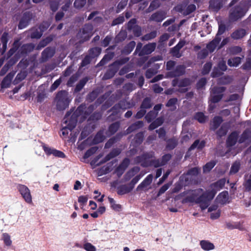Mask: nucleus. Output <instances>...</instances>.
<instances>
[{"instance_id":"1","label":"nucleus","mask_w":251,"mask_h":251,"mask_svg":"<svg viewBox=\"0 0 251 251\" xmlns=\"http://www.w3.org/2000/svg\"><path fill=\"white\" fill-rule=\"evenodd\" d=\"M216 193L217 191L215 189L207 191L197 198L196 203L200 204L201 208L204 209L208 207L209 202L214 198Z\"/></svg>"},{"instance_id":"2","label":"nucleus","mask_w":251,"mask_h":251,"mask_svg":"<svg viewBox=\"0 0 251 251\" xmlns=\"http://www.w3.org/2000/svg\"><path fill=\"white\" fill-rule=\"evenodd\" d=\"M156 44L155 43H149L143 47L141 42L138 43L134 54H137L139 56H143L149 55L155 49Z\"/></svg>"},{"instance_id":"3","label":"nucleus","mask_w":251,"mask_h":251,"mask_svg":"<svg viewBox=\"0 0 251 251\" xmlns=\"http://www.w3.org/2000/svg\"><path fill=\"white\" fill-rule=\"evenodd\" d=\"M56 99L57 100L56 107L58 110H64L69 106L70 100L68 97V93L66 91H59L56 94Z\"/></svg>"},{"instance_id":"4","label":"nucleus","mask_w":251,"mask_h":251,"mask_svg":"<svg viewBox=\"0 0 251 251\" xmlns=\"http://www.w3.org/2000/svg\"><path fill=\"white\" fill-rule=\"evenodd\" d=\"M245 12L241 4L232 7L229 12V18L230 21L235 22L242 18Z\"/></svg>"},{"instance_id":"5","label":"nucleus","mask_w":251,"mask_h":251,"mask_svg":"<svg viewBox=\"0 0 251 251\" xmlns=\"http://www.w3.org/2000/svg\"><path fill=\"white\" fill-rule=\"evenodd\" d=\"M225 87H214L212 90V95L211 96L210 101L216 103L219 102L223 98V93L226 91Z\"/></svg>"},{"instance_id":"6","label":"nucleus","mask_w":251,"mask_h":251,"mask_svg":"<svg viewBox=\"0 0 251 251\" xmlns=\"http://www.w3.org/2000/svg\"><path fill=\"white\" fill-rule=\"evenodd\" d=\"M72 113L71 111H68L63 119V123L66 125L62 128L61 131L62 135L64 137L67 136L69 131H71L75 127L73 126V122L69 120V117Z\"/></svg>"},{"instance_id":"7","label":"nucleus","mask_w":251,"mask_h":251,"mask_svg":"<svg viewBox=\"0 0 251 251\" xmlns=\"http://www.w3.org/2000/svg\"><path fill=\"white\" fill-rule=\"evenodd\" d=\"M17 189L26 202L27 203H32V196L30 191L26 186L19 184L17 186Z\"/></svg>"},{"instance_id":"8","label":"nucleus","mask_w":251,"mask_h":251,"mask_svg":"<svg viewBox=\"0 0 251 251\" xmlns=\"http://www.w3.org/2000/svg\"><path fill=\"white\" fill-rule=\"evenodd\" d=\"M86 107L85 104H81L77 107L72 115L69 117V120L73 122V126L75 127L77 122V118L79 116L84 114V110Z\"/></svg>"},{"instance_id":"9","label":"nucleus","mask_w":251,"mask_h":251,"mask_svg":"<svg viewBox=\"0 0 251 251\" xmlns=\"http://www.w3.org/2000/svg\"><path fill=\"white\" fill-rule=\"evenodd\" d=\"M33 18V14L31 11L24 12L19 23L18 28L23 29L27 26Z\"/></svg>"},{"instance_id":"10","label":"nucleus","mask_w":251,"mask_h":251,"mask_svg":"<svg viewBox=\"0 0 251 251\" xmlns=\"http://www.w3.org/2000/svg\"><path fill=\"white\" fill-rule=\"evenodd\" d=\"M186 67L184 65H177L175 69L167 73L168 77L174 78L183 75L185 73Z\"/></svg>"},{"instance_id":"11","label":"nucleus","mask_w":251,"mask_h":251,"mask_svg":"<svg viewBox=\"0 0 251 251\" xmlns=\"http://www.w3.org/2000/svg\"><path fill=\"white\" fill-rule=\"evenodd\" d=\"M42 148L46 154L48 156L52 154L56 157L61 158H65L66 157V155L62 151L48 147L45 144L42 145Z\"/></svg>"},{"instance_id":"12","label":"nucleus","mask_w":251,"mask_h":251,"mask_svg":"<svg viewBox=\"0 0 251 251\" xmlns=\"http://www.w3.org/2000/svg\"><path fill=\"white\" fill-rule=\"evenodd\" d=\"M119 69V66L116 64V62H113L108 66V69L104 74L103 79L107 80L112 78Z\"/></svg>"},{"instance_id":"13","label":"nucleus","mask_w":251,"mask_h":251,"mask_svg":"<svg viewBox=\"0 0 251 251\" xmlns=\"http://www.w3.org/2000/svg\"><path fill=\"white\" fill-rule=\"evenodd\" d=\"M167 17V12L159 10L151 14L149 18L150 21L161 23Z\"/></svg>"},{"instance_id":"14","label":"nucleus","mask_w":251,"mask_h":251,"mask_svg":"<svg viewBox=\"0 0 251 251\" xmlns=\"http://www.w3.org/2000/svg\"><path fill=\"white\" fill-rule=\"evenodd\" d=\"M55 53V51L54 48L50 47L46 48L42 52V61H47L50 58L54 56Z\"/></svg>"},{"instance_id":"15","label":"nucleus","mask_w":251,"mask_h":251,"mask_svg":"<svg viewBox=\"0 0 251 251\" xmlns=\"http://www.w3.org/2000/svg\"><path fill=\"white\" fill-rule=\"evenodd\" d=\"M224 4V0H210L209 7L212 11L217 12L223 7Z\"/></svg>"},{"instance_id":"16","label":"nucleus","mask_w":251,"mask_h":251,"mask_svg":"<svg viewBox=\"0 0 251 251\" xmlns=\"http://www.w3.org/2000/svg\"><path fill=\"white\" fill-rule=\"evenodd\" d=\"M238 138V133L237 131H232L228 136L226 144L227 147H231L234 146L237 142Z\"/></svg>"},{"instance_id":"17","label":"nucleus","mask_w":251,"mask_h":251,"mask_svg":"<svg viewBox=\"0 0 251 251\" xmlns=\"http://www.w3.org/2000/svg\"><path fill=\"white\" fill-rule=\"evenodd\" d=\"M144 126V123L142 121H138L132 124L126 129L125 132V135H127L131 132L142 128Z\"/></svg>"},{"instance_id":"18","label":"nucleus","mask_w":251,"mask_h":251,"mask_svg":"<svg viewBox=\"0 0 251 251\" xmlns=\"http://www.w3.org/2000/svg\"><path fill=\"white\" fill-rule=\"evenodd\" d=\"M106 137L104 135V130L100 129L95 135L92 142V145H97L102 143L105 139Z\"/></svg>"},{"instance_id":"19","label":"nucleus","mask_w":251,"mask_h":251,"mask_svg":"<svg viewBox=\"0 0 251 251\" xmlns=\"http://www.w3.org/2000/svg\"><path fill=\"white\" fill-rule=\"evenodd\" d=\"M140 170V167L135 166L128 170L126 174L124 175V179L125 181L129 180L133 176H134L137 173L139 172Z\"/></svg>"},{"instance_id":"20","label":"nucleus","mask_w":251,"mask_h":251,"mask_svg":"<svg viewBox=\"0 0 251 251\" xmlns=\"http://www.w3.org/2000/svg\"><path fill=\"white\" fill-rule=\"evenodd\" d=\"M106 53L104 55L102 59L97 64L98 67L103 66L112 60L115 56L114 52H105Z\"/></svg>"},{"instance_id":"21","label":"nucleus","mask_w":251,"mask_h":251,"mask_svg":"<svg viewBox=\"0 0 251 251\" xmlns=\"http://www.w3.org/2000/svg\"><path fill=\"white\" fill-rule=\"evenodd\" d=\"M14 74L12 73H8L2 79L1 82V88H7L10 87Z\"/></svg>"},{"instance_id":"22","label":"nucleus","mask_w":251,"mask_h":251,"mask_svg":"<svg viewBox=\"0 0 251 251\" xmlns=\"http://www.w3.org/2000/svg\"><path fill=\"white\" fill-rule=\"evenodd\" d=\"M251 139V128H246L240 135L238 140V143L240 144L245 142L247 140Z\"/></svg>"},{"instance_id":"23","label":"nucleus","mask_w":251,"mask_h":251,"mask_svg":"<svg viewBox=\"0 0 251 251\" xmlns=\"http://www.w3.org/2000/svg\"><path fill=\"white\" fill-rule=\"evenodd\" d=\"M136 46V43L134 41H131L126 44L124 48L121 50L122 54L128 55L134 49Z\"/></svg>"},{"instance_id":"24","label":"nucleus","mask_w":251,"mask_h":251,"mask_svg":"<svg viewBox=\"0 0 251 251\" xmlns=\"http://www.w3.org/2000/svg\"><path fill=\"white\" fill-rule=\"evenodd\" d=\"M221 38H219L218 37H215V38L210 42L206 45V49L210 52H213L215 50L218 45L220 43Z\"/></svg>"},{"instance_id":"25","label":"nucleus","mask_w":251,"mask_h":251,"mask_svg":"<svg viewBox=\"0 0 251 251\" xmlns=\"http://www.w3.org/2000/svg\"><path fill=\"white\" fill-rule=\"evenodd\" d=\"M217 199H218L219 203L222 204H225L229 202V201H228V193L227 191H224L220 193L218 195Z\"/></svg>"},{"instance_id":"26","label":"nucleus","mask_w":251,"mask_h":251,"mask_svg":"<svg viewBox=\"0 0 251 251\" xmlns=\"http://www.w3.org/2000/svg\"><path fill=\"white\" fill-rule=\"evenodd\" d=\"M132 190L128 184L121 185L117 188V194L119 195H123L129 193Z\"/></svg>"},{"instance_id":"27","label":"nucleus","mask_w":251,"mask_h":251,"mask_svg":"<svg viewBox=\"0 0 251 251\" xmlns=\"http://www.w3.org/2000/svg\"><path fill=\"white\" fill-rule=\"evenodd\" d=\"M153 103L150 97H146L143 100L140 105V109L144 110L149 109L152 107Z\"/></svg>"},{"instance_id":"28","label":"nucleus","mask_w":251,"mask_h":251,"mask_svg":"<svg viewBox=\"0 0 251 251\" xmlns=\"http://www.w3.org/2000/svg\"><path fill=\"white\" fill-rule=\"evenodd\" d=\"M120 126V124L119 122H116L110 125L107 131L109 134L106 133L107 136H110L114 135L118 130Z\"/></svg>"},{"instance_id":"29","label":"nucleus","mask_w":251,"mask_h":251,"mask_svg":"<svg viewBox=\"0 0 251 251\" xmlns=\"http://www.w3.org/2000/svg\"><path fill=\"white\" fill-rule=\"evenodd\" d=\"M167 144L166 148L168 150H172L174 149L178 144V141L175 137H173L169 139H166Z\"/></svg>"},{"instance_id":"30","label":"nucleus","mask_w":251,"mask_h":251,"mask_svg":"<svg viewBox=\"0 0 251 251\" xmlns=\"http://www.w3.org/2000/svg\"><path fill=\"white\" fill-rule=\"evenodd\" d=\"M164 122V119L162 117H158L153 121L149 126L148 129L151 131L158 126H161Z\"/></svg>"},{"instance_id":"31","label":"nucleus","mask_w":251,"mask_h":251,"mask_svg":"<svg viewBox=\"0 0 251 251\" xmlns=\"http://www.w3.org/2000/svg\"><path fill=\"white\" fill-rule=\"evenodd\" d=\"M200 245L204 251H210L215 248L214 245L208 240H201L200 241Z\"/></svg>"},{"instance_id":"32","label":"nucleus","mask_w":251,"mask_h":251,"mask_svg":"<svg viewBox=\"0 0 251 251\" xmlns=\"http://www.w3.org/2000/svg\"><path fill=\"white\" fill-rule=\"evenodd\" d=\"M205 144L206 142L204 140H202L200 142L199 139L196 140L192 144V145L190 147L189 150L192 151L196 148H197L198 150H201L205 147Z\"/></svg>"},{"instance_id":"33","label":"nucleus","mask_w":251,"mask_h":251,"mask_svg":"<svg viewBox=\"0 0 251 251\" xmlns=\"http://www.w3.org/2000/svg\"><path fill=\"white\" fill-rule=\"evenodd\" d=\"M141 165L143 167H147L150 166H153L155 168L162 166V162L159 159L151 160L150 162H143Z\"/></svg>"},{"instance_id":"34","label":"nucleus","mask_w":251,"mask_h":251,"mask_svg":"<svg viewBox=\"0 0 251 251\" xmlns=\"http://www.w3.org/2000/svg\"><path fill=\"white\" fill-rule=\"evenodd\" d=\"M246 34V30L244 29L240 28L234 31L231 34V37L233 39L237 40L243 38Z\"/></svg>"},{"instance_id":"35","label":"nucleus","mask_w":251,"mask_h":251,"mask_svg":"<svg viewBox=\"0 0 251 251\" xmlns=\"http://www.w3.org/2000/svg\"><path fill=\"white\" fill-rule=\"evenodd\" d=\"M127 37V32L126 30H121L119 33L115 36L114 42L116 44L122 42Z\"/></svg>"},{"instance_id":"36","label":"nucleus","mask_w":251,"mask_h":251,"mask_svg":"<svg viewBox=\"0 0 251 251\" xmlns=\"http://www.w3.org/2000/svg\"><path fill=\"white\" fill-rule=\"evenodd\" d=\"M34 46L31 44H24L21 48L20 52L21 54H26L33 50Z\"/></svg>"},{"instance_id":"37","label":"nucleus","mask_w":251,"mask_h":251,"mask_svg":"<svg viewBox=\"0 0 251 251\" xmlns=\"http://www.w3.org/2000/svg\"><path fill=\"white\" fill-rule=\"evenodd\" d=\"M223 121V118L221 116H215L213 119L212 125L210 128L211 130L215 131L219 127Z\"/></svg>"},{"instance_id":"38","label":"nucleus","mask_w":251,"mask_h":251,"mask_svg":"<svg viewBox=\"0 0 251 251\" xmlns=\"http://www.w3.org/2000/svg\"><path fill=\"white\" fill-rule=\"evenodd\" d=\"M101 49L98 47H94L89 50V55L91 58L98 57L101 53Z\"/></svg>"},{"instance_id":"39","label":"nucleus","mask_w":251,"mask_h":251,"mask_svg":"<svg viewBox=\"0 0 251 251\" xmlns=\"http://www.w3.org/2000/svg\"><path fill=\"white\" fill-rule=\"evenodd\" d=\"M241 58L240 57H234L227 60V64L230 67H237L241 63Z\"/></svg>"},{"instance_id":"40","label":"nucleus","mask_w":251,"mask_h":251,"mask_svg":"<svg viewBox=\"0 0 251 251\" xmlns=\"http://www.w3.org/2000/svg\"><path fill=\"white\" fill-rule=\"evenodd\" d=\"M160 3L158 0H153L151 3L149 7L146 10L147 13H150L159 7Z\"/></svg>"},{"instance_id":"41","label":"nucleus","mask_w":251,"mask_h":251,"mask_svg":"<svg viewBox=\"0 0 251 251\" xmlns=\"http://www.w3.org/2000/svg\"><path fill=\"white\" fill-rule=\"evenodd\" d=\"M226 179L224 178H222L212 183L211 185V187H214L215 188H216V189L215 190H216V191H217V190H220L224 187Z\"/></svg>"},{"instance_id":"42","label":"nucleus","mask_w":251,"mask_h":251,"mask_svg":"<svg viewBox=\"0 0 251 251\" xmlns=\"http://www.w3.org/2000/svg\"><path fill=\"white\" fill-rule=\"evenodd\" d=\"M88 81V78L87 77H85L82 79L80 80L78 83L76 84L75 88V92H78L80 91L82 88L84 87L86 83Z\"/></svg>"},{"instance_id":"43","label":"nucleus","mask_w":251,"mask_h":251,"mask_svg":"<svg viewBox=\"0 0 251 251\" xmlns=\"http://www.w3.org/2000/svg\"><path fill=\"white\" fill-rule=\"evenodd\" d=\"M216 163L217 162L215 160H212L206 163V164L203 166V173L209 172L216 165Z\"/></svg>"},{"instance_id":"44","label":"nucleus","mask_w":251,"mask_h":251,"mask_svg":"<svg viewBox=\"0 0 251 251\" xmlns=\"http://www.w3.org/2000/svg\"><path fill=\"white\" fill-rule=\"evenodd\" d=\"M228 128L227 126L223 124L220 127V128L216 131V134L219 138H222V137L225 136L227 132Z\"/></svg>"},{"instance_id":"45","label":"nucleus","mask_w":251,"mask_h":251,"mask_svg":"<svg viewBox=\"0 0 251 251\" xmlns=\"http://www.w3.org/2000/svg\"><path fill=\"white\" fill-rule=\"evenodd\" d=\"M158 113L154 111L151 110L145 115V119L148 123H151L157 116Z\"/></svg>"},{"instance_id":"46","label":"nucleus","mask_w":251,"mask_h":251,"mask_svg":"<svg viewBox=\"0 0 251 251\" xmlns=\"http://www.w3.org/2000/svg\"><path fill=\"white\" fill-rule=\"evenodd\" d=\"M99 94L98 90H94L90 92L87 96L86 100L89 102L93 101L98 96Z\"/></svg>"},{"instance_id":"47","label":"nucleus","mask_w":251,"mask_h":251,"mask_svg":"<svg viewBox=\"0 0 251 251\" xmlns=\"http://www.w3.org/2000/svg\"><path fill=\"white\" fill-rule=\"evenodd\" d=\"M43 35V33L38 28H33L32 29V32L30 34V37L32 39H39Z\"/></svg>"},{"instance_id":"48","label":"nucleus","mask_w":251,"mask_h":251,"mask_svg":"<svg viewBox=\"0 0 251 251\" xmlns=\"http://www.w3.org/2000/svg\"><path fill=\"white\" fill-rule=\"evenodd\" d=\"M119 102L122 109L123 110H125L127 109H130L133 107L134 105L133 103H130L129 101H127L126 100H121Z\"/></svg>"},{"instance_id":"49","label":"nucleus","mask_w":251,"mask_h":251,"mask_svg":"<svg viewBox=\"0 0 251 251\" xmlns=\"http://www.w3.org/2000/svg\"><path fill=\"white\" fill-rule=\"evenodd\" d=\"M156 36L157 31L156 30H153L143 36L141 39L143 41H149L155 38Z\"/></svg>"},{"instance_id":"50","label":"nucleus","mask_w":251,"mask_h":251,"mask_svg":"<svg viewBox=\"0 0 251 251\" xmlns=\"http://www.w3.org/2000/svg\"><path fill=\"white\" fill-rule=\"evenodd\" d=\"M194 119L197 120L200 123H204L206 121V117L203 113L198 112L194 115Z\"/></svg>"},{"instance_id":"51","label":"nucleus","mask_w":251,"mask_h":251,"mask_svg":"<svg viewBox=\"0 0 251 251\" xmlns=\"http://www.w3.org/2000/svg\"><path fill=\"white\" fill-rule=\"evenodd\" d=\"M121 152V150L119 148H115L107 154L108 159H111L118 156Z\"/></svg>"},{"instance_id":"52","label":"nucleus","mask_w":251,"mask_h":251,"mask_svg":"<svg viewBox=\"0 0 251 251\" xmlns=\"http://www.w3.org/2000/svg\"><path fill=\"white\" fill-rule=\"evenodd\" d=\"M191 84V81L189 78H184L180 79L177 86L179 88L185 87L190 86Z\"/></svg>"},{"instance_id":"53","label":"nucleus","mask_w":251,"mask_h":251,"mask_svg":"<svg viewBox=\"0 0 251 251\" xmlns=\"http://www.w3.org/2000/svg\"><path fill=\"white\" fill-rule=\"evenodd\" d=\"M122 109L119 102L115 104L109 111L112 112L111 116H116L120 112V110Z\"/></svg>"},{"instance_id":"54","label":"nucleus","mask_w":251,"mask_h":251,"mask_svg":"<svg viewBox=\"0 0 251 251\" xmlns=\"http://www.w3.org/2000/svg\"><path fill=\"white\" fill-rule=\"evenodd\" d=\"M144 133L143 132H139L135 135L134 141L135 144L140 145L144 140Z\"/></svg>"},{"instance_id":"55","label":"nucleus","mask_w":251,"mask_h":251,"mask_svg":"<svg viewBox=\"0 0 251 251\" xmlns=\"http://www.w3.org/2000/svg\"><path fill=\"white\" fill-rule=\"evenodd\" d=\"M197 195L195 193H193L191 195L187 196L182 200V203L188 202H196Z\"/></svg>"},{"instance_id":"56","label":"nucleus","mask_w":251,"mask_h":251,"mask_svg":"<svg viewBox=\"0 0 251 251\" xmlns=\"http://www.w3.org/2000/svg\"><path fill=\"white\" fill-rule=\"evenodd\" d=\"M212 63L210 62H208L206 63L201 70V74L203 75H206L209 74L210 71H211V69L212 68Z\"/></svg>"},{"instance_id":"57","label":"nucleus","mask_w":251,"mask_h":251,"mask_svg":"<svg viewBox=\"0 0 251 251\" xmlns=\"http://www.w3.org/2000/svg\"><path fill=\"white\" fill-rule=\"evenodd\" d=\"M19 58L18 55L15 54L13 57L10 58L5 64L10 68L18 61Z\"/></svg>"},{"instance_id":"58","label":"nucleus","mask_w":251,"mask_h":251,"mask_svg":"<svg viewBox=\"0 0 251 251\" xmlns=\"http://www.w3.org/2000/svg\"><path fill=\"white\" fill-rule=\"evenodd\" d=\"M102 116L101 113L99 111H95L89 117L88 121H96L101 119Z\"/></svg>"},{"instance_id":"59","label":"nucleus","mask_w":251,"mask_h":251,"mask_svg":"<svg viewBox=\"0 0 251 251\" xmlns=\"http://www.w3.org/2000/svg\"><path fill=\"white\" fill-rule=\"evenodd\" d=\"M240 167V164L239 162L236 161L231 166L230 169V174H235L237 173Z\"/></svg>"},{"instance_id":"60","label":"nucleus","mask_w":251,"mask_h":251,"mask_svg":"<svg viewBox=\"0 0 251 251\" xmlns=\"http://www.w3.org/2000/svg\"><path fill=\"white\" fill-rule=\"evenodd\" d=\"M137 21L135 18L130 19L127 23V29L128 31H131V30L138 25H137Z\"/></svg>"},{"instance_id":"61","label":"nucleus","mask_w":251,"mask_h":251,"mask_svg":"<svg viewBox=\"0 0 251 251\" xmlns=\"http://www.w3.org/2000/svg\"><path fill=\"white\" fill-rule=\"evenodd\" d=\"M109 163L107 164V165L103 166L99 170L100 175H106L109 173L111 171V168L112 164L108 165Z\"/></svg>"},{"instance_id":"62","label":"nucleus","mask_w":251,"mask_h":251,"mask_svg":"<svg viewBox=\"0 0 251 251\" xmlns=\"http://www.w3.org/2000/svg\"><path fill=\"white\" fill-rule=\"evenodd\" d=\"M125 21V18L123 14L120 15L114 19L111 23V26H115L118 25L123 24Z\"/></svg>"},{"instance_id":"63","label":"nucleus","mask_w":251,"mask_h":251,"mask_svg":"<svg viewBox=\"0 0 251 251\" xmlns=\"http://www.w3.org/2000/svg\"><path fill=\"white\" fill-rule=\"evenodd\" d=\"M2 239L4 244L7 246H10L12 244V241L10 235L7 233H4L2 235Z\"/></svg>"},{"instance_id":"64","label":"nucleus","mask_w":251,"mask_h":251,"mask_svg":"<svg viewBox=\"0 0 251 251\" xmlns=\"http://www.w3.org/2000/svg\"><path fill=\"white\" fill-rule=\"evenodd\" d=\"M207 83V80L205 77H202L197 82L196 84V88L198 90H200L204 87Z\"/></svg>"}]
</instances>
